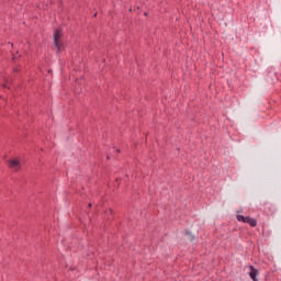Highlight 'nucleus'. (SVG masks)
I'll use <instances>...</instances> for the list:
<instances>
[{
    "label": "nucleus",
    "instance_id": "f257e3e1",
    "mask_svg": "<svg viewBox=\"0 0 281 281\" xmlns=\"http://www.w3.org/2000/svg\"><path fill=\"white\" fill-rule=\"evenodd\" d=\"M53 43H54V48L56 52H63L65 49V44L63 42V31L60 30H55L53 34Z\"/></svg>",
    "mask_w": 281,
    "mask_h": 281
},
{
    "label": "nucleus",
    "instance_id": "f03ea898",
    "mask_svg": "<svg viewBox=\"0 0 281 281\" xmlns=\"http://www.w3.org/2000/svg\"><path fill=\"white\" fill-rule=\"evenodd\" d=\"M8 167L10 168V170H13V172H19V170H21V159L19 158L9 159Z\"/></svg>",
    "mask_w": 281,
    "mask_h": 281
},
{
    "label": "nucleus",
    "instance_id": "7ed1b4c3",
    "mask_svg": "<svg viewBox=\"0 0 281 281\" xmlns=\"http://www.w3.org/2000/svg\"><path fill=\"white\" fill-rule=\"evenodd\" d=\"M237 221H241V223H248V225H250V227H256V225H258V222H256L255 218L245 217L243 215H237Z\"/></svg>",
    "mask_w": 281,
    "mask_h": 281
},
{
    "label": "nucleus",
    "instance_id": "20e7f679",
    "mask_svg": "<svg viewBox=\"0 0 281 281\" xmlns=\"http://www.w3.org/2000/svg\"><path fill=\"white\" fill-rule=\"evenodd\" d=\"M249 277L251 278L252 281H258V269H255L254 266H249Z\"/></svg>",
    "mask_w": 281,
    "mask_h": 281
},
{
    "label": "nucleus",
    "instance_id": "39448f33",
    "mask_svg": "<svg viewBox=\"0 0 281 281\" xmlns=\"http://www.w3.org/2000/svg\"><path fill=\"white\" fill-rule=\"evenodd\" d=\"M21 55H19V53H16V54H12V60L14 61V63H16V60H19V57H20Z\"/></svg>",
    "mask_w": 281,
    "mask_h": 281
}]
</instances>
